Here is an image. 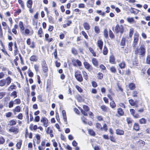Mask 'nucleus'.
<instances>
[{
	"mask_svg": "<svg viewBox=\"0 0 150 150\" xmlns=\"http://www.w3.org/2000/svg\"><path fill=\"white\" fill-rule=\"evenodd\" d=\"M89 50L94 56L96 57V52L94 51V50L91 48L89 47Z\"/></svg>",
	"mask_w": 150,
	"mask_h": 150,
	"instance_id": "41",
	"label": "nucleus"
},
{
	"mask_svg": "<svg viewBox=\"0 0 150 150\" xmlns=\"http://www.w3.org/2000/svg\"><path fill=\"white\" fill-rule=\"evenodd\" d=\"M126 65L125 62L124 61H122L118 64L119 66L121 69H124Z\"/></svg>",
	"mask_w": 150,
	"mask_h": 150,
	"instance_id": "13",
	"label": "nucleus"
},
{
	"mask_svg": "<svg viewBox=\"0 0 150 150\" xmlns=\"http://www.w3.org/2000/svg\"><path fill=\"white\" fill-rule=\"evenodd\" d=\"M11 96H13L14 97V98H15L17 97V92L16 91H14L11 93Z\"/></svg>",
	"mask_w": 150,
	"mask_h": 150,
	"instance_id": "57",
	"label": "nucleus"
},
{
	"mask_svg": "<svg viewBox=\"0 0 150 150\" xmlns=\"http://www.w3.org/2000/svg\"><path fill=\"white\" fill-rule=\"evenodd\" d=\"M14 102L15 104H19L21 103V100L19 99H16L14 100Z\"/></svg>",
	"mask_w": 150,
	"mask_h": 150,
	"instance_id": "61",
	"label": "nucleus"
},
{
	"mask_svg": "<svg viewBox=\"0 0 150 150\" xmlns=\"http://www.w3.org/2000/svg\"><path fill=\"white\" fill-rule=\"evenodd\" d=\"M23 114L20 113L17 116L18 118L20 120H22L23 119Z\"/></svg>",
	"mask_w": 150,
	"mask_h": 150,
	"instance_id": "60",
	"label": "nucleus"
},
{
	"mask_svg": "<svg viewBox=\"0 0 150 150\" xmlns=\"http://www.w3.org/2000/svg\"><path fill=\"white\" fill-rule=\"evenodd\" d=\"M146 62L147 64H150V55H147L146 58Z\"/></svg>",
	"mask_w": 150,
	"mask_h": 150,
	"instance_id": "40",
	"label": "nucleus"
},
{
	"mask_svg": "<svg viewBox=\"0 0 150 150\" xmlns=\"http://www.w3.org/2000/svg\"><path fill=\"white\" fill-rule=\"evenodd\" d=\"M42 66L43 71L44 72H47L48 71V68L47 66L45 61L43 60L42 63Z\"/></svg>",
	"mask_w": 150,
	"mask_h": 150,
	"instance_id": "4",
	"label": "nucleus"
},
{
	"mask_svg": "<svg viewBox=\"0 0 150 150\" xmlns=\"http://www.w3.org/2000/svg\"><path fill=\"white\" fill-rule=\"evenodd\" d=\"M129 87L131 90H133L135 88V84L133 83H131L129 85Z\"/></svg>",
	"mask_w": 150,
	"mask_h": 150,
	"instance_id": "27",
	"label": "nucleus"
},
{
	"mask_svg": "<svg viewBox=\"0 0 150 150\" xmlns=\"http://www.w3.org/2000/svg\"><path fill=\"white\" fill-rule=\"evenodd\" d=\"M124 30V28L123 26L122 25H119L117 24L115 27V31L116 33H118L119 32L122 34Z\"/></svg>",
	"mask_w": 150,
	"mask_h": 150,
	"instance_id": "3",
	"label": "nucleus"
},
{
	"mask_svg": "<svg viewBox=\"0 0 150 150\" xmlns=\"http://www.w3.org/2000/svg\"><path fill=\"white\" fill-rule=\"evenodd\" d=\"M129 104L132 106H134L135 105V103L132 99H130L129 100Z\"/></svg>",
	"mask_w": 150,
	"mask_h": 150,
	"instance_id": "42",
	"label": "nucleus"
},
{
	"mask_svg": "<svg viewBox=\"0 0 150 150\" xmlns=\"http://www.w3.org/2000/svg\"><path fill=\"white\" fill-rule=\"evenodd\" d=\"M88 132L89 134L92 136H94L95 135V132L92 129H88Z\"/></svg>",
	"mask_w": 150,
	"mask_h": 150,
	"instance_id": "44",
	"label": "nucleus"
},
{
	"mask_svg": "<svg viewBox=\"0 0 150 150\" xmlns=\"http://www.w3.org/2000/svg\"><path fill=\"white\" fill-rule=\"evenodd\" d=\"M13 104L14 103L13 101H11L9 103L8 107L9 108L12 107L13 106Z\"/></svg>",
	"mask_w": 150,
	"mask_h": 150,
	"instance_id": "58",
	"label": "nucleus"
},
{
	"mask_svg": "<svg viewBox=\"0 0 150 150\" xmlns=\"http://www.w3.org/2000/svg\"><path fill=\"white\" fill-rule=\"evenodd\" d=\"M110 105L112 108H114L116 107V105L113 100H112L110 103Z\"/></svg>",
	"mask_w": 150,
	"mask_h": 150,
	"instance_id": "31",
	"label": "nucleus"
},
{
	"mask_svg": "<svg viewBox=\"0 0 150 150\" xmlns=\"http://www.w3.org/2000/svg\"><path fill=\"white\" fill-rule=\"evenodd\" d=\"M21 108L20 107L18 106H16L14 109L13 110L14 114H16V112H19L21 111Z\"/></svg>",
	"mask_w": 150,
	"mask_h": 150,
	"instance_id": "12",
	"label": "nucleus"
},
{
	"mask_svg": "<svg viewBox=\"0 0 150 150\" xmlns=\"http://www.w3.org/2000/svg\"><path fill=\"white\" fill-rule=\"evenodd\" d=\"M139 125L138 124L135 123L133 125V129L136 131H138L139 129Z\"/></svg>",
	"mask_w": 150,
	"mask_h": 150,
	"instance_id": "19",
	"label": "nucleus"
},
{
	"mask_svg": "<svg viewBox=\"0 0 150 150\" xmlns=\"http://www.w3.org/2000/svg\"><path fill=\"white\" fill-rule=\"evenodd\" d=\"M6 84L5 79H3L0 81V86H3Z\"/></svg>",
	"mask_w": 150,
	"mask_h": 150,
	"instance_id": "33",
	"label": "nucleus"
},
{
	"mask_svg": "<svg viewBox=\"0 0 150 150\" xmlns=\"http://www.w3.org/2000/svg\"><path fill=\"white\" fill-rule=\"evenodd\" d=\"M76 62L79 66H81L82 65L81 63L79 60L78 59L76 60Z\"/></svg>",
	"mask_w": 150,
	"mask_h": 150,
	"instance_id": "64",
	"label": "nucleus"
},
{
	"mask_svg": "<svg viewBox=\"0 0 150 150\" xmlns=\"http://www.w3.org/2000/svg\"><path fill=\"white\" fill-rule=\"evenodd\" d=\"M8 131L10 132H13L14 134H17L19 132V129L18 128L15 127H12L9 129Z\"/></svg>",
	"mask_w": 150,
	"mask_h": 150,
	"instance_id": "7",
	"label": "nucleus"
},
{
	"mask_svg": "<svg viewBox=\"0 0 150 150\" xmlns=\"http://www.w3.org/2000/svg\"><path fill=\"white\" fill-rule=\"evenodd\" d=\"M81 119L82 121L85 124L87 123V119L86 118H85L83 116L81 117Z\"/></svg>",
	"mask_w": 150,
	"mask_h": 150,
	"instance_id": "53",
	"label": "nucleus"
},
{
	"mask_svg": "<svg viewBox=\"0 0 150 150\" xmlns=\"http://www.w3.org/2000/svg\"><path fill=\"white\" fill-rule=\"evenodd\" d=\"M139 12V10H130V12L131 13H133L134 15L137 14Z\"/></svg>",
	"mask_w": 150,
	"mask_h": 150,
	"instance_id": "46",
	"label": "nucleus"
},
{
	"mask_svg": "<svg viewBox=\"0 0 150 150\" xmlns=\"http://www.w3.org/2000/svg\"><path fill=\"white\" fill-rule=\"evenodd\" d=\"M117 112L118 114L120 116H122L124 115V111L121 108H118L117 109Z\"/></svg>",
	"mask_w": 150,
	"mask_h": 150,
	"instance_id": "15",
	"label": "nucleus"
},
{
	"mask_svg": "<svg viewBox=\"0 0 150 150\" xmlns=\"http://www.w3.org/2000/svg\"><path fill=\"white\" fill-rule=\"evenodd\" d=\"M127 121L128 124V125H130L131 126L133 120L130 118H127Z\"/></svg>",
	"mask_w": 150,
	"mask_h": 150,
	"instance_id": "28",
	"label": "nucleus"
},
{
	"mask_svg": "<svg viewBox=\"0 0 150 150\" xmlns=\"http://www.w3.org/2000/svg\"><path fill=\"white\" fill-rule=\"evenodd\" d=\"M96 127L98 129H102V127H101V124L99 123H97L96 125Z\"/></svg>",
	"mask_w": 150,
	"mask_h": 150,
	"instance_id": "43",
	"label": "nucleus"
},
{
	"mask_svg": "<svg viewBox=\"0 0 150 150\" xmlns=\"http://www.w3.org/2000/svg\"><path fill=\"white\" fill-rule=\"evenodd\" d=\"M92 62L93 64L95 66H97L98 65V62L97 59L95 58H93L92 60Z\"/></svg>",
	"mask_w": 150,
	"mask_h": 150,
	"instance_id": "22",
	"label": "nucleus"
},
{
	"mask_svg": "<svg viewBox=\"0 0 150 150\" xmlns=\"http://www.w3.org/2000/svg\"><path fill=\"white\" fill-rule=\"evenodd\" d=\"M38 35L40 37H42L43 35L42 29L41 28H40L38 30Z\"/></svg>",
	"mask_w": 150,
	"mask_h": 150,
	"instance_id": "17",
	"label": "nucleus"
},
{
	"mask_svg": "<svg viewBox=\"0 0 150 150\" xmlns=\"http://www.w3.org/2000/svg\"><path fill=\"white\" fill-rule=\"evenodd\" d=\"M83 108L84 111L82 110V109H80L81 113L84 116H87L88 114L86 112L88 111L89 110V109L88 107L86 105H84L83 106Z\"/></svg>",
	"mask_w": 150,
	"mask_h": 150,
	"instance_id": "5",
	"label": "nucleus"
},
{
	"mask_svg": "<svg viewBox=\"0 0 150 150\" xmlns=\"http://www.w3.org/2000/svg\"><path fill=\"white\" fill-rule=\"evenodd\" d=\"M28 73L29 77H32L33 76V73L30 70H29L28 71Z\"/></svg>",
	"mask_w": 150,
	"mask_h": 150,
	"instance_id": "47",
	"label": "nucleus"
},
{
	"mask_svg": "<svg viewBox=\"0 0 150 150\" xmlns=\"http://www.w3.org/2000/svg\"><path fill=\"white\" fill-rule=\"evenodd\" d=\"M83 74L84 78L86 80L88 79V76L86 72L85 71H83Z\"/></svg>",
	"mask_w": 150,
	"mask_h": 150,
	"instance_id": "36",
	"label": "nucleus"
},
{
	"mask_svg": "<svg viewBox=\"0 0 150 150\" xmlns=\"http://www.w3.org/2000/svg\"><path fill=\"white\" fill-rule=\"evenodd\" d=\"M100 107L101 109L104 112H107L108 110V108L105 105H102Z\"/></svg>",
	"mask_w": 150,
	"mask_h": 150,
	"instance_id": "23",
	"label": "nucleus"
},
{
	"mask_svg": "<svg viewBox=\"0 0 150 150\" xmlns=\"http://www.w3.org/2000/svg\"><path fill=\"white\" fill-rule=\"evenodd\" d=\"M103 33L105 37L106 38H108V30L106 29H104L103 31Z\"/></svg>",
	"mask_w": 150,
	"mask_h": 150,
	"instance_id": "30",
	"label": "nucleus"
},
{
	"mask_svg": "<svg viewBox=\"0 0 150 150\" xmlns=\"http://www.w3.org/2000/svg\"><path fill=\"white\" fill-rule=\"evenodd\" d=\"M133 116L136 119L139 118L140 117V115L138 113H135L134 115H133Z\"/></svg>",
	"mask_w": 150,
	"mask_h": 150,
	"instance_id": "59",
	"label": "nucleus"
},
{
	"mask_svg": "<svg viewBox=\"0 0 150 150\" xmlns=\"http://www.w3.org/2000/svg\"><path fill=\"white\" fill-rule=\"evenodd\" d=\"M108 53V50L106 46H104L103 50V53L104 55H106Z\"/></svg>",
	"mask_w": 150,
	"mask_h": 150,
	"instance_id": "37",
	"label": "nucleus"
},
{
	"mask_svg": "<svg viewBox=\"0 0 150 150\" xmlns=\"http://www.w3.org/2000/svg\"><path fill=\"white\" fill-rule=\"evenodd\" d=\"M127 20V21L130 23H131L134 21V19L133 18H128Z\"/></svg>",
	"mask_w": 150,
	"mask_h": 150,
	"instance_id": "50",
	"label": "nucleus"
},
{
	"mask_svg": "<svg viewBox=\"0 0 150 150\" xmlns=\"http://www.w3.org/2000/svg\"><path fill=\"white\" fill-rule=\"evenodd\" d=\"M81 33L86 39L88 38V36L86 33H85L84 31H82L81 32Z\"/></svg>",
	"mask_w": 150,
	"mask_h": 150,
	"instance_id": "55",
	"label": "nucleus"
},
{
	"mask_svg": "<svg viewBox=\"0 0 150 150\" xmlns=\"http://www.w3.org/2000/svg\"><path fill=\"white\" fill-rule=\"evenodd\" d=\"M33 4L32 1L31 0H28L27 3V6L29 8H30Z\"/></svg>",
	"mask_w": 150,
	"mask_h": 150,
	"instance_id": "29",
	"label": "nucleus"
},
{
	"mask_svg": "<svg viewBox=\"0 0 150 150\" xmlns=\"http://www.w3.org/2000/svg\"><path fill=\"white\" fill-rule=\"evenodd\" d=\"M115 59L113 55H111L109 58V62L112 64H114L115 62Z\"/></svg>",
	"mask_w": 150,
	"mask_h": 150,
	"instance_id": "18",
	"label": "nucleus"
},
{
	"mask_svg": "<svg viewBox=\"0 0 150 150\" xmlns=\"http://www.w3.org/2000/svg\"><path fill=\"white\" fill-rule=\"evenodd\" d=\"M85 68L88 71H91L93 69V67L88 62H85L83 63Z\"/></svg>",
	"mask_w": 150,
	"mask_h": 150,
	"instance_id": "8",
	"label": "nucleus"
},
{
	"mask_svg": "<svg viewBox=\"0 0 150 150\" xmlns=\"http://www.w3.org/2000/svg\"><path fill=\"white\" fill-rule=\"evenodd\" d=\"M134 54H135L140 55L141 56L143 57L145 55L146 53L145 46L144 45H141L139 48L138 47L134 48Z\"/></svg>",
	"mask_w": 150,
	"mask_h": 150,
	"instance_id": "1",
	"label": "nucleus"
},
{
	"mask_svg": "<svg viewBox=\"0 0 150 150\" xmlns=\"http://www.w3.org/2000/svg\"><path fill=\"white\" fill-rule=\"evenodd\" d=\"M97 12L99 15H101L103 16H104L105 14V13L104 12H102L101 10H98Z\"/></svg>",
	"mask_w": 150,
	"mask_h": 150,
	"instance_id": "54",
	"label": "nucleus"
},
{
	"mask_svg": "<svg viewBox=\"0 0 150 150\" xmlns=\"http://www.w3.org/2000/svg\"><path fill=\"white\" fill-rule=\"evenodd\" d=\"M119 106L121 107H122V108L125 109V105L122 103H120L119 104Z\"/></svg>",
	"mask_w": 150,
	"mask_h": 150,
	"instance_id": "63",
	"label": "nucleus"
},
{
	"mask_svg": "<svg viewBox=\"0 0 150 150\" xmlns=\"http://www.w3.org/2000/svg\"><path fill=\"white\" fill-rule=\"evenodd\" d=\"M16 120H11L8 122V125L12 126L16 124Z\"/></svg>",
	"mask_w": 150,
	"mask_h": 150,
	"instance_id": "14",
	"label": "nucleus"
},
{
	"mask_svg": "<svg viewBox=\"0 0 150 150\" xmlns=\"http://www.w3.org/2000/svg\"><path fill=\"white\" fill-rule=\"evenodd\" d=\"M19 26L21 30H24V27L23 25V23L21 21H20L19 23Z\"/></svg>",
	"mask_w": 150,
	"mask_h": 150,
	"instance_id": "35",
	"label": "nucleus"
},
{
	"mask_svg": "<svg viewBox=\"0 0 150 150\" xmlns=\"http://www.w3.org/2000/svg\"><path fill=\"white\" fill-rule=\"evenodd\" d=\"M5 142L4 139L2 137H0V144H3Z\"/></svg>",
	"mask_w": 150,
	"mask_h": 150,
	"instance_id": "56",
	"label": "nucleus"
},
{
	"mask_svg": "<svg viewBox=\"0 0 150 150\" xmlns=\"http://www.w3.org/2000/svg\"><path fill=\"white\" fill-rule=\"evenodd\" d=\"M76 78L80 82L82 81L83 80L82 76L79 71H77L76 72Z\"/></svg>",
	"mask_w": 150,
	"mask_h": 150,
	"instance_id": "6",
	"label": "nucleus"
},
{
	"mask_svg": "<svg viewBox=\"0 0 150 150\" xmlns=\"http://www.w3.org/2000/svg\"><path fill=\"white\" fill-rule=\"evenodd\" d=\"M6 82V83L7 86L11 82V79L10 77L8 76L5 79Z\"/></svg>",
	"mask_w": 150,
	"mask_h": 150,
	"instance_id": "16",
	"label": "nucleus"
},
{
	"mask_svg": "<svg viewBox=\"0 0 150 150\" xmlns=\"http://www.w3.org/2000/svg\"><path fill=\"white\" fill-rule=\"evenodd\" d=\"M126 38L123 37L121 40L120 45L122 46H124L125 44Z\"/></svg>",
	"mask_w": 150,
	"mask_h": 150,
	"instance_id": "24",
	"label": "nucleus"
},
{
	"mask_svg": "<svg viewBox=\"0 0 150 150\" xmlns=\"http://www.w3.org/2000/svg\"><path fill=\"white\" fill-rule=\"evenodd\" d=\"M110 70L111 72L113 73H115L116 71V68L113 67H111L110 69Z\"/></svg>",
	"mask_w": 150,
	"mask_h": 150,
	"instance_id": "45",
	"label": "nucleus"
},
{
	"mask_svg": "<svg viewBox=\"0 0 150 150\" xmlns=\"http://www.w3.org/2000/svg\"><path fill=\"white\" fill-rule=\"evenodd\" d=\"M98 46L100 50H102L103 45V42L101 40H98L97 42Z\"/></svg>",
	"mask_w": 150,
	"mask_h": 150,
	"instance_id": "11",
	"label": "nucleus"
},
{
	"mask_svg": "<svg viewBox=\"0 0 150 150\" xmlns=\"http://www.w3.org/2000/svg\"><path fill=\"white\" fill-rule=\"evenodd\" d=\"M134 29L133 28H131L129 29V37L131 38L132 37L133 34Z\"/></svg>",
	"mask_w": 150,
	"mask_h": 150,
	"instance_id": "26",
	"label": "nucleus"
},
{
	"mask_svg": "<svg viewBox=\"0 0 150 150\" xmlns=\"http://www.w3.org/2000/svg\"><path fill=\"white\" fill-rule=\"evenodd\" d=\"M124 131L120 129H117L116 130V133L117 134L122 135L124 134Z\"/></svg>",
	"mask_w": 150,
	"mask_h": 150,
	"instance_id": "20",
	"label": "nucleus"
},
{
	"mask_svg": "<svg viewBox=\"0 0 150 150\" xmlns=\"http://www.w3.org/2000/svg\"><path fill=\"white\" fill-rule=\"evenodd\" d=\"M76 88L79 92L81 93L82 92L83 90L79 86H76Z\"/></svg>",
	"mask_w": 150,
	"mask_h": 150,
	"instance_id": "52",
	"label": "nucleus"
},
{
	"mask_svg": "<svg viewBox=\"0 0 150 150\" xmlns=\"http://www.w3.org/2000/svg\"><path fill=\"white\" fill-rule=\"evenodd\" d=\"M139 34L136 32L134 34V41L132 44V46L134 48L136 47V45H137L139 40Z\"/></svg>",
	"mask_w": 150,
	"mask_h": 150,
	"instance_id": "2",
	"label": "nucleus"
},
{
	"mask_svg": "<svg viewBox=\"0 0 150 150\" xmlns=\"http://www.w3.org/2000/svg\"><path fill=\"white\" fill-rule=\"evenodd\" d=\"M62 114L64 120V122H66V124H67V118L66 111L65 110H63L62 111Z\"/></svg>",
	"mask_w": 150,
	"mask_h": 150,
	"instance_id": "10",
	"label": "nucleus"
},
{
	"mask_svg": "<svg viewBox=\"0 0 150 150\" xmlns=\"http://www.w3.org/2000/svg\"><path fill=\"white\" fill-rule=\"evenodd\" d=\"M16 88V86L15 85H11L8 88V91H11L13 89H15Z\"/></svg>",
	"mask_w": 150,
	"mask_h": 150,
	"instance_id": "34",
	"label": "nucleus"
},
{
	"mask_svg": "<svg viewBox=\"0 0 150 150\" xmlns=\"http://www.w3.org/2000/svg\"><path fill=\"white\" fill-rule=\"evenodd\" d=\"M139 122L141 124H145L146 122V120L144 118H142L139 120Z\"/></svg>",
	"mask_w": 150,
	"mask_h": 150,
	"instance_id": "39",
	"label": "nucleus"
},
{
	"mask_svg": "<svg viewBox=\"0 0 150 150\" xmlns=\"http://www.w3.org/2000/svg\"><path fill=\"white\" fill-rule=\"evenodd\" d=\"M22 141L20 140L16 144V146L18 149H19L21 148V146L22 144Z\"/></svg>",
	"mask_w": 150,
	"mask_h": 150,
	"instance_id": "32",
	"label": "nucleus"
},
{
	"mask_svg": "<svg viewBox=\"0 0 150 150\" xmlns=\"http://www.w3.org/2000/svg\"><path fill=\"white\" fill-rule=\"evenodd\" d=\"M41 122L43 123V125L45 127H47L48 126V120L45 117H42L41 119Z\"/></svg>",
	"mask_w": 150,
	"mask_h": 150,
	"instance_id": "9",
	"label": "nucleus"
},
{
	"mask_svg": "<svg viewBox=\"0 0 150 150\" xmlns=\"http://www.w3.org/2000/svg\"><path fill=\"white\" fill-rule=\"evenodd\" d=\"M5 114L7 117H9L11 116L12 113L11 112H8L6 113Z\"/></svg>",
	"mask_w": 150,
	"mask_h": 150,
	"instance_id": "49",
	"label": "nucleus"
},
{
	"mask_svg": "<svg viewBox=\"0 0 150 150\" xmlns=\"http://www.w3.org/2000/svg\"><path fill=\"white\" fill-rule=\"evenodd\" d=\"M109 36L111 38H113L115 37V35L110 30L109 31Z\"/></svg>",
	"mask_w": 150,
	"mask_h": 150,
	"instance_id": "38",
	"label": "nucleus"
},
{
	"mask_svg": "<svg viewBox=\"0 0 150 150\" xmlns=\"http://www.w3.org/2000/svg\"><path fill=\"white\" fill-rule=\"evenodd\" d=\"M103 75L102 73H99L98 74V78L99 79H101L103 77Z\"/></svg>",
	"mask_w": 150,
	"mask_h": 150,
	"instance_id": "51",
	"label": "nucleus"
},
{
	"mask_svg": "<svg viewBox=\"0 0 150 150\" xmlns=\"http://www.w3.org/2000/svg\"><path fill=\"white\" fill-rule=\"evenodd\" d=\"M95 31L96 33H98L100 32V29L98 26H96L94 28Z\"/></svg>",
	"mask_w": 150,
	"mask_h": 150,
	"instance_id": "48",
	"label": "nucleus"
},
{
	"mask_svg": "<svg viewBox=\"0 0 150 150\" xmlns=\"http://www.w3.org/2000/svg\"><path fill=\"white\" fill-rule=\"evenodd\" d=\"M84 28L87 30H89L90 28V26L88 23H84L83 24Z\"/></svg>",
	"mask_w": 150,
	"mask_h": 150,
	"instance_id": "25",
	"label": "nucleus"
},
{
	"mask_svg": "<svg viewBox=\"0 0 150 150\" xmlns=\"http://www.w3.org/2000/svg\"><path fill=\"white\" fill-rule=\"evenodd\" d=\"M6 93L2 92L0 93V99L2 98L6 94Z\"/></svg>",
	"mask_w": 150,
	"mask_h": 150,
	"instance_id": "62",
	"label": "nucleus"
},
{
	"mask_svg": "<svg viewBox=\"0 0 150 150\" xmlns=\"http://www.w3.org/2000/svg\"><path fill=\"white\" fill-rule=\"evenodd\" d=\"M30 59L31 61L35 62L37 61L38 58L35 55H33L30 57Z\"/></svg>",
	"mask_w": 150,
	"mask_h": 150,
	"instance_id": "21",
	"label": "nucleus"
}]
</instances>
